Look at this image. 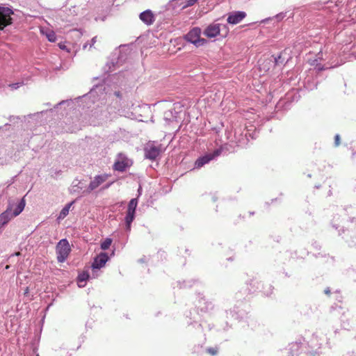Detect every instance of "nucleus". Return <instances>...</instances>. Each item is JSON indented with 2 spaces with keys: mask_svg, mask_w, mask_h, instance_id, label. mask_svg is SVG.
I'll use <instances>...</instances> for the list:
<instances>
[{
  "mask_svg": "<svg viewBox=\"0 0 356 356\" xmlns=\"http://www.w3.org/2000/svg\"><path fill=\"white\" fill-rule=\"evenodd\" d=\"M225 29V35H227L228 30L227 27L225 24H220L217 23H212L209 24L204 30V35L207 38H215L217 35H220V31Z\"/></svg>",
  "mask_w": 356,
  "mask_h": 356,
  "instance_id": "nucleus-8",
  "label": "nucleus"
},
{
  "mask_svg": "<svg viewBox=\"0 0 356 356\" xmlns=\"http://www.w3.org/2000/svg\"><path fill=\"white\" fill-rule=\"evenodd\" d=\"M76 49H73V53H76Z\"/></svg>",
  "mask_w": 356,
  "mask_h": 356,
  "instance_id": "nucleus-62",
  "label": "nucleus"
},
{
  "mask_svg": "<svg viewBox=\"0 0 356 356\" xmlns=\"http://www.w3.org/2000/svg\"><path fill=\"white\" fill-rule=\"evenodd\" d=\"M46 38L51 42H55L57 40V36L54 31H47L46 29Z\"/></svg>",
  "mask_w": 356,
  "mask_h": 356,
  "instance_id": "nucleus-36",
  "label": "nucleus"
},
{
  "mask_svg": "<svg viewBox=\"0 0 356 356\" xmlns=\"http://www.w3.org/2000/svg\"><path fill=\"white\" fill-rule=\"evenodd\" d=\"M14 216L13 215L11 210L7 209L3 213L0 215V229L1 227L7 224Z\"/></svg>",
  "mask_w": 356,
  "mask_h": 356,
  "instance_id": "nucleus-21",
  "label": "nucleus"
},
{
  "mask_svg": "<svg viewBox=\"0 0 356 356\" xmlns=\"http://www.w3.org/2000/svg\"><path fill=\"white\" fill-rule=\"evenodd\" d=\"M70 35L72 37L80 38L82 35L81 32L78 29H74L70 31Z\"/></svg>",
  "mask_w": 356,
  "mask_h": 356,
  "instance_id": "nucleus-40",
  "label": "nucleus"
},
{
  "mask_svg": "<svg viewBox=\"0 0 356 356\" xmlns=\"http://www.w3.org/2000/svg\"><path fill=\"white\" fill-rule=\"evenodd\" d=\"M227 15V22L232 25H235L240 23L247 15L244 11L237 10L230 12Z\"/></svg>",
  "mask_w": 356,
  "mask_h": 356,
  "instance_id": "nucleus-16",
  "label": "nucleus"
},
{
  "mask_svg": "<svg viewBox=\"0 0 356 356\" xmlns=\"http://www.w3.org/2000/svg\"><path fill=\"white\" fill-rule=\"evenodd\" d=\"M97 37H94L91 40V43L90 44V47H91L96 42Z\"/></svg>",
  "mask_w": 356,
  "mask_h": 356,
  "instance_id": "nucleus-51",
  "label": "nucleus"
},
{
  "mask_svg": "<svg viewBox=\"0 0 356 356\" xmlns=\"http://www.w3.org/2000/svg\"><path fill=\"white\" fill-rule=\"evenodd\" d=\"M51 356H68V352L65 348H59L52 351Z\"/></svg>",
  "mask_w": 356,
  "mask_h": 356,
  "instance_id": "nucleus-33",
  "label": "nucleus"
},
{
  "mask_svg": "<svg viewBox=\"0 0 356 356\" xmlns=\"http://www.w3.org/2000/svg\"><path fill=\"white\" fill-rule=\"evenodd\" d=\"M76 181H77V180H74L72 182L71 193H79V191L83 189V186H81L80 185L81 182L80 181L76 182Z\"/></svg>",
  "mask_w": 356,
  "mask_h": 356,
  "instance_id": "nucleus-34",
  "label": "nucleus"
},
{
  "mask_svg": "<svg viewBox=\"0 0 356 356\" xmlns=\"http://www.w3.org/2000/svg\"><path fill=\"white\" fill-rule=\"evenodd\" d=\"M321 343L316 336L313 335L309 341L299 338L289 344L288 350L291 356H320Z\"/></svg>",
  "mask_w": 356,
  "mask_h": 356,
  "instance_id": "nucleus-1",
  "label": "nucleus"
},
{
  "mask_svg": "<svg viewBox=\"0 0 356 356\" xmlns=\"http://www.w3.org/2000/svg\"><path fill=\"white\" fill-rule=\"evenodd\" d=\"M112 243V239L110 238H106L102 243H101V249L103 250H106L109 248Z\"/></svg>",
  "mask_w": 356,
  "mask_h": 356,
  "instance_id": "nucleus-37",
  "label": "nucleus"
},
{
  "mask_svg": "<svg viewBox=\"0 0 356 356\" xmlns=\"http://www.w3.org/2000/svg\"><path fill=\"white\" fill-rule=\"evenodd\" d=\"M227 260L228 261H233V258L232 257H229V258H227Z\"/></svg>",
  "mask_w": 356,
  "mask_h": 356,
  "instance_id": "nucleus-59",
  "label": "nucleus"
},
{
  "mask_svg": "<svg viewBox=\"0 0 356 356\" xmlns=\"http://www.w3.org/2000/svg\"><path fill=\"white\" fill-rule=\"evenodd\" d=\"M71 248L67 239H61L56 245L57 260L60 263L64 262L67 258Z\"/></svg>",
  "mask_w": 356,
  "mask_h": 356,
  "instance_id": "nucleus-7",
  "label": "nucleus"
},
{
  "mask_svg": "<svg viewBox=\"0 0 356 356\" xmlns=\"http://www.w3.org/2000/svg\"><path fill=\"white\" fill-rule=\"evenodd\" d=\"M76 9H77L76 7L74 6L72 8H70L69 11L70 12V13L72 15H77Z\"/></svg>",
  "mask_w": 356,
  "mask_h": 356,
  "instance_id": "nucleus-46",
  "label": "nucleus"
},
{
  "mask_svg": "<svg viewBox=\"0 0 356 356\" xmlns=\"http://www.w3.org/2000/svg\"><path fill=\"white\" fill-rule=\"evenodd\" d=\"M58 47L60 49L65 50L67 52L70 53L72 51V48L67 45L65 42H59Z\"/></svg>",
  "mask_w": 356,
  "mask_h": 356,
  "instance_id": "nucleus-39",
  "label": "nucleus"
},
{
  "mask_svg": "<svg viewBox=\"0 0 356 356\" xmlns=\"http://www.w3.org/2000/svg\"><path fill=\"white\" fill-rule=\"evenodd\" d=\"M88 43H85V44H83V49H86V47H88Z\"/></svg>",
  "mask_w": 356,
  "mask_h": 356,
  "instance_id": "nucleus-58",
  "label": "nucleus"
},
{
  "mask_svg": "<svg viewBox=\"0 0 356 356\" xmlns=\"http://www.w3.org/2000/svg\"><path fill=\"white\" fill-rule=\"evenodd\" d=\"M339 217L337 218L336 216H334L331 222L332 227L336 229H337L339 227V224L337 223V222L339 220Z\"/></svg>",
  "mask_w": 356,
  "mask_h": 356,
  "instance_id": "nucleus-42",
  "label": "nucleus"
},
{
  "mask_svg": "<svg viewBox=\"0 0 356 356\" xmlns=\"http://www.w3.org/2000/svg\"><path fill=\"white\" fill-rule=\"evenodd\" d=\"M90 275L88 271L80 272L76 277V283L79 288H83L86 285V282L89 280Z\"/></svg>",
  "mask_w": 356,
  "mask_h": 356,
  "instance_id": "nucleus-20",
  "label": "nucleus"
},
{
  "mask_svg": "<svg viewBox=\"0 0 356 356\" xmlns=\"http://www.w3.org/2000/svg\"><path fill=\"white\" fill-rule=\"evenodd\" d=\"M347 234H345L343 238L349 247L356 248V235L349 230H347Z\"/></svg>",
  "mask_w": 356,
  "mask_h": 356,
  "instance_id": "nucleus-22",
  "label": "nucleus"
},
{
  "mask_svg": "<svg viewBox=\"0 0 356 356\" xmlns=\"http://www.w3.org/2000/svg\"><path fill=\"white\" fill-rule=\"evenodd\" d=\"M40 33H41L42 35H44V31L43 28H42V27L40 28Z\"/></svg>",
  "mask_w": 356,
  "mask_h": 356,
  "instance_id": "nucleus-57",
  "label": "nucleus"
},
{
  "mask_svg": "<svg viewBox=\"0 0 356 356\" xmlns=\"http://www.w3.org/2000/svg\"><path fill=\"white\" fill-rule=\"evenodd\" d=\"M144 152L146 159L154 161L161 154V147L154 144H147L144 148Z\"/></svg>",
  "mask_w": 356,
  "mask_h": 356,
  "instance_id": "nucleus-15",
  "label": "nucleus"
},
{
  "mask_svg": "<svg viewBox=\"0 0 356 356\" xmlns=\"http://www.w3.org/2000/svg\"><path fill=\"white\" fill-rule=\"evenodd\" d=\"M113 184V182H110V183L106 184L103 187V188H104V189H107V188H108L111 186V184Z\"/></svg>",
  "mask_w": 356,
  "mask_h": 356,
  "instance_id": "nucleus-53",
  "label": "nucleus"
},
{
  "mask_svg": "<svg viewBox=\"0 0 356 356\" xmlns=\"http://www.w3.org/2000/svg\"><path fill=\"white\" fill-rule=\"evenodd\" d=\"M332 195V191H331V190H330L328 192V195Z\"/></svg>",
  "mask_w": 356,
  "mask_h": 356,
  "instance_id": "nucleus-60",
  "label": "nucleus"
},
{
  "mask_svg": "<svg viewBox=\"0 0 356 356\" xmlns=\"http://www.w3.org/2000/svg\"><path fill=\"white\" fill-rule=\"evenodd\" d=\"M318 83L317 76L307 75L304 81V87L308 90H313L317 88Z\"/></svg>",
  "mask_w": 356,
  "mask_h": 356,
  "instance_id": "nucleus-19",
  "label": "nucleus"
},
{
  "mask_svg": "<svg viewBox=\"0 0 356 356\" xmlns=\"http://www.w3.org/2000/svg\"><path fill=\"white\" fill-rule=\"evenodd\" d=\"M259 284H261V286H262L261 291L265 296H269L273 293V291L274 288L272 286V284H270L269 283H266V284L259 283Z\"/></svg>",
  "mask_w": 356,
  "mask_h": 356,
  "instance_id": "nucleus-26",
  "label": "nucleus"
},
{
  "mask_svg": "<svg viewBox=\"0 0 356 356\" xmlns=\"http://www.w3.org/2000/svg\"><path fill=\"white\" fill-rule=\"evenodd\" d=\"M127 59V55L122 53L121 49L115 50L111 55L110 60L106 63L104 67V71L106 73L113 72L117 67L121 65Z\"/></svg>",
  "mask_w": 356,
  "mask_h": 356,
  "instance_id": "nucleus-4",
  "label": "nucleus"
},
{
  "mask_svg": "<svg viewBox=\"0 0 356 356\" xmlns=\"http://www.w3.org/2000/svg\"><path fill=\"white\" fill-rule=\"evenodd\" d=\"M109 177L110 175L106 173L96 175L93 180L90 182L88 187L86 191H83V193H90L92 191L98 188L102 184L105 182Z\"/></svg>",
  "mask_w": 356,
  "mask_h": 356,
  "instance_id": "nucleus-13",
  "label": "nucleus"
},
{
  "mask_svg": "<svg viewBox=\"0 0 356 356\" xmlns=\"http://www.w3.org/2000/svg\"><path fill=\"white\" fill-rule=\"evenodd\" d=\"M198 0H170L166 5L167 10L179 13L184 9L195 5Z\"/></svg>",
  "mask_w": 356,
  "mask_h": 356,
  "instance_id": "nucleus-5",
  "label": "nucleus"
},
{
  "mask_svg": "<svg viewBox=\"0 0 356 356\" xmlns=\"http://www.w3.org/2000/svg\"><path fill=\"white\" fill-rule=\"evenodd\" d=\"M135 213L134 212L127 211V214L124 218L126 230L129 232L131 230V223L135 219Z\"/></svg>",
  "mask_w": 356,
  "mask_h": 356,
  "instance_id": "nucleus-24",
  "label": "nucleus"
},
{
  "mask_svg": "<svg viewBox=\"0 0 356 356\" xmlns=\"http://www.w3.org/2000/svg\"><path fill=\"white\" fill-rule=\"evenodd\" d=\"M345 0H337L335 2H334V7L336 8V10H338V7L339 6V3H343Z\"/></svg>",
  "mask_w": 356,
  "mask_h": 356,
  "instance_id": "nucleus-47",
  "label": "nucleus"
},
{
  "mask_svg": "<svg viewBox=\"0 0 356 356\" xmlns=\"http://www.w3.org/2000/svg\"><path fill=\"white\" fill-rule=\"evenodd\" d=\"M89 98V95H85L82 97H79L74 99H67L63 100L59 103L56 104L54 108H51V105L49 103H46V118L49 115H56L55 120H60L65 115H67L66 109H74L76 104L79 106L85 107L83 103ZM86 107L89 108L90 106L87 104Z\"/></svg>",
  "mask_w": 356,
  "mask_h": 356,
  "instance_id": "nucleus-2",
  "label": "nucleus"
},
{
  "mask_svg": "<svg viewBox=\"0 0 356 356\" xmlns=\"http://www.w3.org/2000/svg\"><path fill=\"white\" fill-rule=\"evenodd\" d=\"M139 18L147 26L153 24L155 21V16L153 12L149 9L140 13Z\"/></svg>",
  "mask_w": 356,
  "mask_h": 356,
  "instance_id": "nucleus-18",
  "label": "nucleus"
},
{
  "mask_svg": "<svg viewBox=\"0 0 356 356\" xmlns=\"http://www.w3.org/2000/svg\"><path fill=\"white\" fill-rule=\"evenodd\" d=\"M25 122L29 124V127L31 129L35 126H40L43 124V113H36L28 116L23 117Z\"/></svg>",
  "mask_w": 356,
  "mask_h": 356,
  "instance_id": "nucleus-14",
  "label": "nucleus"
},
{
  "mask_svg": "<svg viewBox=\"0 0 356 356\" xmlns=\"http://www.w3.org/2000/svg\"><path fill=\"white\" fill-rule=\"evenodd\" d=\"M221 152V149H216L212 153L206 154L204 156H200L195 162L194 169L201 168L205 164L220 156Z\"/></svg>",
  "mask_w": 356,
  "mask_h": 356,
  "instance_id": "nucleus-9",
  "label": "nucleus"
},
{
  "mask_svg": "<svg viewBox=\"0 0 356 356\" xmlns=\"http://www.w3.org/2000/svg\"><path fill=\"white\" fill-rule=\"evenodd\" d=\"M20 86H22V83H12V84L9 85V86L13 90H16V89L19 88L20 87Z\"/></svg>",
  "mask_w": 356,
  "mask_h": 356,
  "instance_id": "nucleus-44",
  "label": "nucleus"
},
{
  "mask_svg": "<svg viewBox=\"0 0 356 356\" xmlns=\"http://www.w3.org/2000/svg\"><path fill=\"white\" fill-rule=\"evenodd\" d=\"M315 187H316V188H320V186H318H318H315Z\"/></svg>",
  "mask_w": 356,
  "mask_h": 356,
  "instance_id": "nucleus-63",
  "label": "nucleus"
},
{
  "mask_svg": "<svg viewBox=\"0 0 356 356\" xmlns=\"http://www.w3.org/2000/svg\"><path fill=\"white\" fill-rule=\"evenodd\" d=\"M204 352L210 356H217L220 352L219 346H209L205 347L204 348Z\"/></svg>",
  "mask_w": 356,
  "mask_h": 356,
  "instance_id": "nucleus-25",
  "label": "nucleus"
},
{
  "mask_svg": "<svg viewBox=\"0 0 356 356\" xmlns=\"http://www.w3.org/2000/svg\"><path fill=\"white\" fill-rule=\"evenodd\" d=\"M138 192H141V188L140 187L139 189H138Z\"/></svg>",
  "mask_w": 356,
  "mask_h": 356,
  "instance_id": "nucleus-64",
  "label": "nucleus"
},
{
  "mask_svg": "<svg viewBox=\"0 0 356 356\" xmlns=\"http://www.w3.org/2000/svg\"><path fill=\"white\" fill-rule=\"evenodd\" d=\"M341 143V137L339 134H336L334 136V146L338 147L339 146Z\"/></svg>",
  "mask_w": 356,
  "mask_h": 356,
  "instance_id": "nucleus-43",
  "label": "nucleus"
},
{
  "mask_svg": "<svg viewBox=\"0 0 356 356\" xmlns=\"http://www.w3.org/2000/svg\"><path fill=\"white\" fill-rule=\"evenodd\" d=\"M114 95H115L117 97H118V98H121V97H122V94H121L120 91H119V90H116V91H115V92H114Z\"/></svg>",
  "mask_w": 356,
  "mask_h": 356,
  "instance_id": "nucleus-49",
  "label": "nucleus"
},
{
  "mask_svg": "<svg viewBox=\"0 0 356 356\" xmlns=\"http://www.w3.org/2000/svg\"><path fill=\"white\" fill-rule=\"evenodd\" d=\"M355 220V218H349V221H350V222H353Z\"/></svg>",
  "mask_w": 356,
  "mask_h": 356,
  "instance_id": "nucleus-56",
  "label": "nucleus"
},
{
  "mask_svg": "<svg viewBox=\"0 0 356 356\" xmlns=\"http://www.w3.org/2000/svg\"><path fill=\"white\" fill-rule=\"evenodd\" d=\"M73 123L74 124V126L71 129V128H68L66 129V131H73L74 129H78L79 128L80 125L79 124H77L76 123H75L74 122H73Z\"/></svg>",
  "mask_w": 356,
  "mask_h": 356,
  "instance_id": "nucleus-45",
  "label": "nucleus"
},
{
  "mask_svg": "<svg viewBox=\"0 0 356 356\" xmlns=\"http://www.w3.org/2000/svg\"><path fill=\"white\" fill-rule=\"evenodd\" d=\"M74 204V202H71L68 204H67L63 209L62 210L60 211V213H59V216H58V218L59 219H63L64 218L65 216H67V215L69 213V211H70V209L71 207V206Z\"/></svg>",
  "mask_w": 356,
  "mask_h": 356,
  "instance_id": "nucleus-29",
  "label": "nucleus"
},
{
  "mask_svg": "<svg viewBox=\"0 0 356 356\" xmlns=\"http://www.w3.org/2000/svg\"><path fill=\"white\" fill-rule=\"evenodd\" d=\"M131 161L126 155L119 153L113 164V169L118 172H124L131 165Z\"/></svg>",
  "mask_w": 356,
  "mask_h": 356,
  "instance_id": "nucleus-11",
  "label": "nucleus"
},
{
  "mask_svg": "<svg viewBox=\"0 0 356 356\" xmlns=\"http://www.w3.org/2000/svg\"><path fill=\"white\" fill-rule=\"evenodd\" d=\"M109 257L108 254L103 252H100L94 258L93 262L91 265L92 275L94 277L97 276V275H95L96 271L104 267Z\"/></svg>",
  "mask_w": 356,
  "mask_h": 356,
  "instance_id": "nucleus-10",
  "label": "nucleus"
},
{
  "mask_svg": "<svg viewBox=\"0 0 356 356\" xmlns=\"http://www.w3.org/2000/svg\"><path fill=\"white\" fill-rule=\"evenodd\" d=\"M324 293L325 294L329 296L330 295L331 293V291H330V289L329 287H327L325 290H324Z\"/></svg>",
  "mask_w": 356,
  "mask_h": 356,
  "instance_id": "nucleus-50",
  "label": "nucleus"
},
{
  "mask_svg": "<svg viewBox=\"0 0 356 356\" xmlns=\"http://www.w3.org/2000/svg\"><path fill=\"white\" fill-rule=\"evenodd\" d=\"M227 316L230 315L232 318L239 321H243L247 317V313L243 309H238V307L234 306L233 309L226 310Z\"/></svg>",
  "mask_w": 356,
  "mask_h": 356,
  "instance_id": "nucleus-17",
  "label": "nucleus"
},
{
  "mask_svg": "<svg viewBox=\"0 0 356 356\" xmlns=\"http://www.w3.org/2000/svg\"><path fill=\"white\" fill-rule=\"evenodd\" d=\"M346 232V230H345L344 229H342L341 230L339 231V235H342L343 234H345Z\"/></svg>",
  "mask_w": 356,
  "mask_h": 356,
  "instance_id": "nucleus-54",
  "label": "nucleus"
},
{
  "mask_svg": "<svg viewBox=\"0 0 356 356\" xmlns=\"http://www.w3.org/2000/svg\"><path fill=\"white\" fill-rule=\"evenodd\" d=\"M137 204H138L137 198H132L128 204V208H127V211L136 213Z\"/></svg>",
  "mask_w": 356,
  "mask_h": 356,
  "instance_id": "nucleus-30",
  "label": "nucleus"
},
{
  "mask_svg": "<svg viewBox=\"0 0 356 356\" xmlns=\"http://www.w3.org/2000/svg\"><path fill=\"white\" fill-rule=\"evenodd\" d=\"M13 10L8 7L0 6V31L12 23Z\"/></svg>",
  "mask_w": 356,
  "mask_h": 356,
  "instance_id": "nucleus-12",
  "label": "nucleus"
},
{
  "mask_svg": "<svg viewBox=\"0 0 356 356\" xmlns=\"http://www.w3.org/2000/svg\"><path fill=\"white\" fill-rule=\"evenodd\" d=\"M199 282L198 280H188L183 281L182 283H180V287L181 288H187V287H191L196 283Z\"/></svg>",
  "mask_w": 356,
  "mask_h": 356,
  "instance_id": "nucleus-32",
  "label": "nucleus"
},
{
  "mask_svg": "<svg viewBox=\"0 0 356 356\" xmlns=\"http://www.w3.org/2000/svg\"><path fill=\"white\" fill-rule=\"evenodd\" d=\"M247 131L243 134V133H241L239 134L238 137L237 136V132H235V138L236 140V143L238 146H244L247 145L248 138L247 136Z\"/></svg>",
  "mask_w": 356,
  "mask_h": 356,
  "instance_id": "nucleus-23",
  "label": "nucleus"
},
{
  "mask_svg": "<svg viewBox=\"0 0 356 356\" xmlns=\"http://www.w3.org/2000/svg\"><path fill=\"white\" fill-rule=\"evenodd\" d=\"M24 207H25V202H24V200H22L17 205L13 213H12L13 215L14 216V217L18 216L24 210Z\"/></svg>",
  "mask_w": 356,
  "mask_h": 356,
  "instance_id": "nucleus-31",
  "label": "nucleus"
},
{
  "mask_svg": "<svg viewBox=\"0 0 356 356\" xmlns=\"http://www.w3.org/2000/svg\"><path fill=\"white\" fill-rule=\"evenodd\" d=\"M195 307L200 315H203L204 314H211L215 309V305L213 302L206 298L201 293H198L196 295Z\"/></svg>",
  "mask_w": 356,
  "mask_h": 356,
  "instance_id": "nucleus-3",
  "label": "nucleus"
},
{
  "mask_svg": "<svg viewBox=\"0 0 356 356\" xmlns=\"http://www.w3.org/2000/svg\"><path fill=\"white\" fill-rule=\"evenodd\" d=\"M177 114L178 113L175 111H168L164 113V119L169 122L173 121L177 118Z\"/></svg>",
  "mask_w": 356,
  "mask_h": 356,
  "instance_id": "nucleus-28",
  "label": "nucleus"
},
{
  "mask_svg": "<svg viewBox=\"0 0 356 356\" xmlns=\"http://www.w3.org/2000/svg\"><path fill=\"white\" fill-rule=\"evenodd\" d=\"M195 318V317L193 318ZM194 323H195V325H197V327L200 330H202V325L200 323H197L195 321V319H194Z\"/></svg>",
  "mask_w": 356,
  "mask_h": 356,
  "instance_id": "nucleus-52",
  "label": "nucleus"
},
{
  "mask_svg": "<svg viewBox=\"0 0 356 356\" xmlns=\"http://www.w3.org/2000/svg\"><path fill=\"white\" fill-rule=\"evenodd\" d=\"M114 79H115L118 81H119L121 79H127V78H126V72H120L119 74L115 76ZM125 83H126V81L122 80L120 81V83H119V86L121 87L122 86L125 85Z\"/></svg>",
  "mask_w": 356,
  "mask_h": 356,
  "instance_id": "nucleus-35",
  "label": "nucleus"
},
{
  "mask_svg": "<svg viewBox=\"0 0 356 356\" xmlns=\"http://www.w3.org/2000/svg\"><path fill=\"white\" fill-rule=\"evenodd\" d=\"M272 58L275 65H278L280 64H282L284 62V58H282V55L279 54L278 56H272Z\"/></svg>",
  "mask_w": 356,
  "mask_h": 356,
  "instance_id": "nucleus-38",
  "label": "nucleus"
},
{
  "mask_svg": "<svg viewBox=\"0 0 356 356\" xmlns=\"http://www.w3.org/2000/svg\"><path fill=\"white\" fill-rule=\"evenodd\" d=\"M145 261V257L138 259V262H140V263H143Z\"/></svg>",
  "mask_w": 356,
  "mask_h": 356,
  "instance_id": "nucleus-55",
  "label": "nucleus"
},
{
  "mask_svg": "<svg viewBox=\"0 0 356 356\" xmlns=\"http://www.w3.org/2000/svg\"><path fill=\"white\" fill-rule=\"evenodd\" d=\"M232 327V325L228 323L225 322L221 327L219 328V330H222L224 332L228 331Z\"/></svg>",
  "mask_w": 356,
  "mask_h": 356,
  "instance_id": "nucleus-41",
  "label": "nucleus"
},
{
  "mask_svg": "<svg viewBox=\"0 0 356 356\" xmlns=\"http://www.w3.org/2000/svg\"><path fill=\"white\" fill-rule=\"evenodd\" d=\"M200 34L201 29L199 27H194L188 33L184 35V38L187 42L198 47L206 43V40L200 38Z\"/></svg>",
  "mask_w": 356,
  "mask_h": 356,
  "instance_id": "nucleus-6",
  "label": "nucleus"
},
{
  "mask_svg": "<svg viewBox=\"0 0 356 356\" xmlns=\"http://www.w3.org/2000/svg\"><path fill=\"white\" fill-rule=\"evenodd\" d=\"M312 245L314 246V248H316L317 250L321 248V245L318 242H316V241L313 243Z\"/></svg>",
  "mask_w": 356,
  "mask_h": 356,
  "instance_id": "nucleus-48",
  "label": "nucleus"
},
{
  "mask_svg": "<svg viewBox=\"0 0 356 356\" xmlns=\"http://www.w3.org/2000/svg\"><path fill=\"white\" fill-rule=\"evenodd\" d=\"M277 200V199H272L271 202H273L274 201Z\"/></svg>",
  "mask_w": 356,
  "mask_h": 356,
  "instance_id": "nucleus-61",
  "label": "nucleus"
},
{
  "mask_svg": "<svg viewBox=\"0 0 356 356\" xmlns=\"http://www.w3.org/2000/svg\"><path fill=\"white\" fill-rule=\"evenodd\" d=\"M293 13L291 12L289 13V12H282L278 14H277L275 16L273 17V19H275L277 22L282 21L284 17H288V18H293Z\"/></svg>",
  "mask_w": 356,
  "mask_h": 356,
  "instance_id": "nucleus-27",
  "label": "nucleus"
}]
</instances>
